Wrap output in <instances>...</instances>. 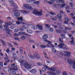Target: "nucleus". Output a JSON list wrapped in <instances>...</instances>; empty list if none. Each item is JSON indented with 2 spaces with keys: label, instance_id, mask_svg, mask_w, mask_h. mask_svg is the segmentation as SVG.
<instances>
[{
  "label": "nucleus",
  "instance_id": "obj_61",
  "mask_svg": "<svg viewBox=\"0 0 75 75\" xmlns=\"http://www.w3.org/2000/svg\"><path fill=\"white\" fill-rule=\"evenodd\" d=\"M63 33H64V34H67V32L66 31V30H63Z\"/></svg>",
  "mask_w": 75,
  "mask_h": 75
},
{
  "label": "nucleus",
  "instance_id": "obj_51",
  "mask_svg": "<svg viewBox=\"0 0 75 75\" xmlns=\"http://www.w3.org/2000/svg\"><path fill=\"white\" fill-rule=\"evenodd\" d=\"M3 62H0V66L1 67H3Z\"/></svg>",
  "mask_w": 75,
  "mask_h": 75
},
{
  "label": "nucleus",
  "instance_id": "obj_56",
  "mask_svg": "<svg viewBox=\"0 0 75 75\" xmlns=\"http://www.w3.org/2000/svg\"><path fill=\"white\" fill-rule=\"evenodd\" d=\"M70 42L71 44H74V40H73L72 41H71Z\"/></svg>",
  "mask_w": 75,
  "mask_h": 75
},
{
  "label": "nucleus",
  "instance_id": "obj_7",
  "mask_svg": "<svg viewBox=\"0 0 75 75\" xmlns=\"http://www.w3.org/2000/svg\"><path fill=\"white\" fill-rule=\"evenodd\" d=\"M24 7L26 9H30V10H32L33 9V7L31 6H29L28 4L24 5Z\"/></svg>",
  "mask_w": 75,
  "mask_h": 75
},
{
  "label": "nucleus",
  "instance_id": "obj_45",
  "mask_svg": "<svg viewBox=\"0 0 75 75\" xmlns=\"http://www.w3.org/2000/svg\"><path fill=\"white\" fill-rule=\"evenodd\" d=\"M59 28L60 29V30H63V29H64V27L62 26H59Z\"/></svg>",
  "mask_w": 75,
  "mask_h": 75
},
{
  "label": "nucleus",
  "instance_id": "obj_20",
  "mask_svg": "<svg viewBox=\"0 0 75 75\" xmlns=\"http://www.w3.org/2000/svg\"><path fill=\"white\" fill-rule=\"evenodd\" d=\"M26 31L29 34H32L33 33V31L30 29H28L26 30Z\"/></svg>",
  "mask_w": 75,
  "mask_h": 75
},
{
  "label": "nucleus",
  "instance_id": "obj_58",
  "mask_svg": "<svg viewBox=\"0 0 75 75\" xmlns=\"http://www.w3.org/2000/svg\"><path fill=\"white\" fill-rule=\"evenodd\" d=\"M20 52H21V54H23V50H20Z\"/></svg>",
  "mask_w": 75,
  "mask_h": 75
},
{
  "label": "nucleus",
  "instance_id": "obj_25",
  "mask_svg": "<svg viewBox=\"0 0 75 75\" xmlns=\"http://www.w3.org/2000/svg\"><path fill=\"white\" fill-rule=\"evenodd\" d=\"M65 6H66V4H63L61 5L60 6V8H63V7H65Z\"/></svg>",
  "mask_w": 75,
  "mask_h": 75
},
{
  "label": "nucleus",
  "instance_id": "obj_39",
  "mask_svg": "<svg viewBox=\"0 0 75 75\" xmlns=\"http://www.w3.org/2000/svg\"><path fill=\"white\" fill-rule=\"evenodd\" d=\"M59 42H64V40H63L62 39H61V38H59Z\"/></svg>",
  "mask_w": 75,
  "mask_h": 75
},
{
  "label": "nucleus",
  "instance_id": "obj_52",
  "mask_svg": "<svg viewBox=\"0 0 75 75\" xmlns=\"http://www.w3.org/2000/svg\"><path fill=\"white\" fill-rule=\"evenodd\" d=\"M73 19V20H75V21H73V22L74 23H75V16L74 17H71Z\"/></svg>",
  "mask_w": 75,
  "mask_h": 75
},
{
  "label": "nucleus",
  "instance_id": "obj_5",
  "mask_svg": "<svg viewBox=\"0 0 75 75\" xmlns=\"http://www.w3.org/2000/svg\"><path fill=\"white\" fill-rule=\"evenodd\" d=\"M33 14H34L35 16H38V15H39L41 16L42 15V13L41 12H36V9H35L34 10V11L33 12Z\"/></svg>",
  "mask_w": 75,
  "mask_h": 75
},
{
  "label": "nucleus",
  "instance_id": "obj_49",
  "mask_svg": "<svg viewBox=\"0 0 75 75\" xmlns=\"http://www.w3.org/2000/svg\"><path fill=\"white\" fill-rule=\"evenodd\" d=\"M14 31L15 32L17 33V32H18V30L17 29H16L14 30Z\"/></svg>",
  "mask_w": 75,
  "mask_h": 75
},
{
  "label": "nucleus",
  "instance_id": "obj_28",
  "mask_svg": "<svg viewBox=\"0 0 75 75\" xmlns=\"http://www.w3.org/2000/svg\"><path fill=\"white\" fill-rule=\"evenodd\" d=\"M57 18V16H55V17H53L51 19L52 20H56Z\"/></svg>",
  "mask_w": 75,
  "mask_h": 75
},
{
  "label": "nucleus",
  "instance_id": "obj_8",
  "mask_svg": "<svg viewBox=\"0 0 75 75\" xmlns=\"http://www.w3.org/2000/svg\"><path fill=\"white\" fill-rule=\"evenodd\" d=\"M9 3H10L11 4V6H13L15 8H17V5L15 3V2L13 1V0H11L9 1Z\"/></svg>",
  "mask_w": 75,
  "mask_h": 75
},
{
  "label": "nucleus",
  "instance_id": "obj_46",
  "mask_svg": "<svg viewBox=\"0 0 75 75\" xmlns=\"http://www.w3.org/2000/svg\"><path fill=\"white\" fill-rule=\"evenodd\" d=\"M45 26H46V27H47V28H49V27H50V26L49 25V24H46L45 25Z\"/></svg>",
  "mask_w": 75,
  "mask_h": 75
},
{
  "label": "nucleus",
  "instance_id": "obj_4",
  "mask_svg": "<svg viewBox=\"0 0 75 75\" xmlns=\"http://www.w3.org/2000/svg\"><path fill=\"white\" fill-rule=\"evenodd\" d=\"M20 35H26V36L29 35H28V34L25 33L24 32H19V33L18 34H14V35H15V36H16V37H18V36H19Z\"/></svg>",
  "mask_w": 75,
  "mask_h": 75
},
{
  "label": "nucleus",
  "instance_id": "obj_42",
  "mask_svg": "<svg viewBox=\"0 0 75 75\" xmlns=\"http://www.w3.org/2000/svg\"><path fill=\"white\" fill-rule=\"evenodd\" d=\"M21 39L22 40H24L25 39V38L24 36H22L21 38Z\"/></svg>",
  "mask_w": 75,
  "mask_h": 75
},
{
  "label": "nucleus",
  "instance_id": "obj_44",
  "mask_svg": "<svg viewBox=\"0 0 75 75\" xmlns=\"http://www.w3.org/2000/svg\"><path fill=\"white\" fill-rule=\"evenodd\" d=\"M36 64L37 65H38V66H41V65H42V64L40 63H37Z\"/></svg>",
  "mask_w": 75,
  "mask_h": 75
},
{
  "label": "nucleus",
  "instance_id": "obj_26",
  "mask_svg": "<svg viewBox=\"0 0 75 75\" xmlns=\"http://www.w3.org/2000/svg\"><path fill=\"white\" fill-rule=\"evenodd\" d=\"M28 56L30 58H31V59H34V57L33 56L32 54H28Z\"/></svg>",
  "mask_w": 75,
  "mask_h": 75
},
{
  "label": "nucleus",
  "instance_id": "obj_15",
  "mask_svg": "<svg viewBox=\"0 0 75 75\" xmlns=\"http://www.w3.org/2000/svg\"><path fill=\"white\" fill-rule=\"evenodd\" d=\"M4 28L5 29H6V30L7 31H8L9 32V31H11V30L9 29H8V26L7 25H4Z\"/></svg>",
  "mask_w": 75,
  "mask_h": 75
},
{
  "label": "nucleus",
  "instance_id": "obj_30",
  "mask_svg": "<svg viewBox=\"0 0 75 75\" xmlns=\"http://www.w3.org/2000/svg\"><path fill=\"white\" fill-rule=\"evenodd\" d=\"M23 17H20L19 18H17V19L18 20H21V21H23Z\"/></svg>",
  "mask_w": 75,
  "mask_h": 75
},
{
  "label": "nucleus",
  "instance_id": "obj_63",
  "mask_svg": "<svg viewBox=\"0 0 75 75\" xmlns=\"http://www.w3.org/2000/svg\"><path fill=\"white\" fill-rule=\"evenodd\" d=\"M60 14H64V12L62 11H60Z\"/></svg>",
  "mask_w": 75,
  "mask_h": 75
},
{
  "label": "nucleus",
  "instance_id": "obj_27",
  "mask_svg": "<svg viewBox=\"0 0 75 75\" xmlns=\"http://www.w3.org/2000/svg\"><path fill=\"white\" fill-rule=\"evenodd\" d=\"M42 72H45L47 71V68L45 67H43L42 69Z\"/></svg>",
  "mask_w": 75,
  "mask_h": 75
},
{
  "label": "nucleus",
  "instance_id": "obj_3",
  "mask_svg": "<svg viewBox=\"0 0 75 75\" xmlns=\"http://www.w3.org/2000/svg\"><path fill=\"white\" fill-rule=\"evenodd\" d=\"M37 27H38V29H39V30H42V26L40 25H38L37 26L36 25H34L31 26L32 28L34 29V30H37Z\"/></svg>",
  "mask_w": 75,
  "mask_h": 75
},
{
  "label": "nucleus",
  "instance_id": "obj_14",
  "mask_svg": "<svg viewBox=\"0 0 75 75\" xmlns=\"http://www.w3.org/2000/svg\"><path fill=\"white\" fill-rule=\"evenodd\" d=\"M30 72L32 73V74H35L37 73V70L35 69H33L30 71Z\"/></svg>",
  "mask_w": 75,
  "mask_h": 75
},
{
  "label": "nucleus",
  "instance_id": "obj_62",
  "mask_svg": "<svg viewBox=\"0 0 75 75\" xmlns=\"http://www.w3.org/2000/svg\"><path fill=\"white\" fill-rule=\"evenodd\" d=\"M19 30L20 31H23V28H20L19 29Z\"/></svg>",
  "mask_w": 75,
  "mask_h": 75
},
{
  "label": "nucleus",
  "instance_id": "obj_43",
  "mask_svg": "<svg viewBox=\"0 0 75 75\" xmlns=\"http://www.w3.org/2000/svg\"><path fill=\"white\" fill-rule=\"evenodd\" d=\"M59 1L60 3H64V0H59Z\"/></svg>",
  "mask_w": 75,
  "mask_h": 75
},
{
  "label": "nucleus",
  "instance_id": "obj_48",
  "mask_svg": "<svg viewBox=\"0 0 75 75\" xmlns=\"http://www.w3.org/2000/svg\"><path fill=\"white\" fill-rule=\"evenodd\" d=\"M40 46L41 48H45V47H46V46L45 45H41Z\"/></svg>",
  "mask_w": 75,
  "mask_h": 75
},
{
  "label": "nucleus",
  "instance_id": "obj_17",
  "mask_svg": "<svg viewBox=\"0 0 75 75\" xmlns=\"http://www.w3.org/2000/svg\"><path fill=\"white\" fill-rule=\"evenodd\" d=\"M14 15L16 17H19V16H20V14L19 13H14Z\"/></svg>",
  "mask_w": 75,
  "mask_h": 75
},
{
  "label": "nucleus",
  "instance_id": "obj_57",
  "mask_svg": "<svg viewBox=\"0 0 75 75\" xmlns=\"http://www.w3.org/2000/svg\"><path fill=\"white\" fill-rule=\"evenodd\" d=\"M10 62V60H8V61L7 60H6L5 61V62H6V63H8V62Z\"/></svg>",
  "mask_w": 75,
  "mask_h": 75
},
{
  "label": "nucleus",
  "instance_id": "obj_10",
  "mask_svg": "<svg viewBox=\"0 0 75 75\" xmlns=\"http://www.w3.org/2000/svg\"><path fill=\"white\" fill-rule=\"evenodd\" d=\"M33 55L35 58H37V59L40 58V56L38 54V53L37 52H35L34 53Z\"/></svg>",
  "mask_w": 75,
  "mask_h": 75
},
{
  "label": "nucleus",
  "instance_id": "obj_37",
  "mask_svg": "<svg viewBox=\"0 0 75 75\" xmlns=\"http://www.w3.org/2000/svg\"><path fill=\"white\" fill-rule=\"evenodd\" d=\"M22 12L25 14H27V13H29V12H27V11H23Z\"/></svg>",
  "mask_w": 75,
  "mask_h": 75
},
{
  "label": "nucleus",
  "instance_id": "obj_22",
  "mask_svg": "<svg viewBox=\"0 0 75 75\" xmlns=\"http://www.w3.org/2000/svg\"><path fill=\"white\" fill-rule=\"evenodd\" d=\"M5 24L6 25H10L13 24V23H12V22H9L8 23L7 22H5Z\"/></svg>",
  "mask_w": 75,
  "mask_h": 75
},
{
  "label": "nucleus",
  "instance_id": "obj_2",
  "mask_svg": "<svg viewBox=\"0 0 75 75\" xmlns=\"http://www.w3.org/2000/svg\"><path fill=\"white\" fill-rule=\"evenodd\" d=\"M17 70H18V69L17 68H11L8 69V71L9 73H11L12 72V74H13L14 75V74H16L17 73L16 72V71H17Z\"/></svg>",
  "mask_w": 75,
  "mask_h": 75
},
{
  "label": "nucleus",
  "instance_id": "obj_47",
  "mask_svg": "<svg viewBox=\"0 0 75 75\" xmlns=\"http://www.w3.org/2000/svg\"><path fill=\"white\" fill-rule=\"evenodd\" d=\"M43 66L45 67V68H46L47 69H49V68L48 66H47L46 65H44Z\"/></svg>",
  "mask_w": 75,
  "mask_h": 75
},
{
  "label": "nucleus",
  "instance_id": "obj_50",
  "mask_svg": "<svg viewBox=\"0 0 75 75\" xmlns=\"http://www.w3.org/2000/svg\"><path fill=\"white\" fill-rule=\"evenodd\" d=\"M63 75H67V72L66 71L63 72Z\"/></svg>",
  "mask_w": 75,
  "mask_h": 75
},
{
  "label": "nucleus",
  "instance_id": "obj_31",
  "mask_svg": "<svg viewBox=\"0 0 75 75\" xmlns=\"http://www.w3.org/2000/svg\"><path fill=\"white\" fill-rule=\"evenodd\" d=\"M56 73L57 74H60L61 73V71L60 70H57L56 71Z\"/></svg>",
  "mask_w": 75,
  "mask_h": 75
},
{
  "label": "nucleus",
  "instance_id": "obj_12",
  "mask_svg": "<svg viewBox=\"0 0 75 75\" xmlns=\"http://www.w3.org/2000/svg\"><path fill=\"white\" fill-rule=\"evenodd\" d=\"M57 18H59V20L60 21H62V19L61 18L62 17V15L60 14H58L57 16Z\"/></svg>",
  "mask_w": 75,
  "mask_h": 75
},
{
  "label": "nucleus",
  "instance_id": "obj_34",
  "mask_svg": "<svg viewBox=\"0 0 75 75\" xmlns=\"http://www.w3.org/2000/svg\"><path fill=\"white\" fill-rule=\"evenodd\" d=\"M56 33H62V31L57 30H56Z\"/></svg>",
  "mask_w": 75,
  "mask_h": 75
},
{
  "label": "nucleus",
  "instance_id": "obj_23",
  "mask_svg": "<svg viewBox=\"0 0 75 75\" xmlns=\"http://www.w3.org/2000/svg\"><path fill=\"white\" fill-rule=\"evenodd\" d=\"M60 36L62 39H64L65 38V35L64 34H61Z\"/></svg>",
  "mask_w": 75,
  "mask_h": 75
},
{
  "label": "nucleus",
  "instance_id": "obj_35",
  "mask_svg": "<svg viewBox=\"0 0 75 75\" xmlns=\"http://www.w3.org/2000/svg\"><path fill=\"white\" fill-rule=\"evenodd\" d=\"M43 54L44 55H45V57L46 58H47V59H48V57H47V54H46V53H45V52H44Z\"/></svg>",
  "mask_w": 75,
  "mask_h": 75
},
{
  "label": "nucleus",
  "instance_id": "obj_59",
  "mask_svg": "<svg viewBox=\"0 0 75 75\" xmlns=\"http://www.w3.org/2000/svg\"><path fill=\"white\" fill-rule=\"evenodd\" d=\"M7 18L9 20H11L12 18L11 17H8Z\"/></svg>",
  "mask_w": 75,
  "mask_h": 75
},
{
  "label": "nucleus",
  "instance_id": "obj_32",
  "mask_svg": "<svg viewBox=\"0 0 75 75\" xmlns=\"http://www.w3.org/2000/svg\"><path fill=\"white\" fill-rule=\"evenodd\" d=\"M69 4L71 7H74V5L73 3L70 2L69 3Z\"/></svg>",
  "mask_w": 75,
  "mask_h": 75
},
{
  "label": "nucleus",
  "instance_id": "obj_38",
  "mask_svg": "<svg viewBox=\"0 0 75 75\" xmlns=\"http://www.w3.org/2000/svg\"><path fill=\"white\" fill-rule=\"evenodd\" d=\"M16 23L17 24H18V25H19L20 24H21V23L20 22H19V21H16Z\"/></svg>",
  "mask_w": 75,
  "mask_h": 75
},
{
  "label": "nucleus",
  "instance_id": "obj_64",
  "mask_svg": "<svg viewBox=\"0 0 75 75\" xmlns=\"http://www.w3.org/2000/svg\"><path fill=\"white\" fill-rule=\"evenodd\" d=\"M66 8H67V9H68L69 8V6H66Z\"/></svg>",
  "mask_w": 75,
  "mask_h": 75
},
{
  "label": "nucleus",
  "instance_id": "obj_33",
  "mask_svg": "<svg viewBox=\"0 0 75 75\" xmlns=\"http://www.w3.org/2000/svg\"><path fill=\"white\" fill-rule=\"evenodd\" d=\"M33 3L35 4H40V1H35L34 2H33Z\"/></svg>",
  "mask_w": 75,
  "mask_h": 75
},
{
  "label": "nucleus",
  "instance_id": "obj_36",
  "mask_svg": "<svg viewBox=\"0 0 75 75\" xmlns=\"http://www.w3.org/2000/svg\"><path fill=\"white\" fill-rule=\"evenodd\" d=\"M49 14H52V15H53L54 16V15H56V13H55L52 12H50L49 13Z\"/></svg>",
  "mask_w": 75,
  "mask_h": 75
},
{
  "label": "nucleus",
  "instance_id": "obj_11",
  "mask_svg": "<svg viewBox=\"0 0 75 75\" xmlns=\"http://www.w3.org/2000/svg\"><path fill=\"white\" fill-rule=\"evenodd\" d=\"M42 38L43 40H44V41L47 42L48 41V40H47V38H48V35L47 34H45L43 35L42 36Z\"/></svg>",
  "mask_w": 75,
  "mask_h": 75
},
{
  "label": "nucleus",
  "instance_id": "obj_40",
  "mask_svg": "<svg viewBox=\"0 0 75 75\" xmlns=\"http://www.w3.org/2000/svg\"><path fill=\"white\" fill-rule=\"evenodd\" d=\"M52 51L53 52H56V50L54 48H52Z\"/></svg>",
  "mask_w": 75,
  "mask_h": 75
},
{
  "label": "nucleus",
  "instance_id": "obj_18",
  "mask_svg": "<svg viewBox=\"0 0 75 75\" xmlns=\"http://www.w3.org/2000/svg\"><path fill=\"white\" fill-rule=\"evenodd\" d=\"M47 42H48V43L47 45L46 46L47 47H50L51 46V42L50 41H47Z\"/></svg>",
  "mask_w": 75,
  "mask_h": 75
},
{
  "label": "nucleus",
  "instance_id": "obj_54",
  "mask_svg": "<svg viewBox=\"0 0 75 75\" xmlns=\"http://www.w3.org/2000/svg\"><path fill=\"white\" fill-rule=\"evenodd\" d=\"M50 47H54V45L52 44V42H51Z\"/></svg>",
  "mask_w": 75,
  "mask_h": 75
},
{
  "label": "nucleus",
  "instance_id": "obj_53",
  "mask_svg": "<svg viewBox=\"0 0 75 75\" xmlns=\"http://www.w3.org/2000/svg\"><path fill=\"white\" fill-rule=\"evenodd\" d=\"M13 58H15L16 57L17 55H16V54H13Z\"/></svg>",
  "mask_w": 75,
  "mask_h": 75
},
{
  "label": "nucleus",
  "instance_id": "obj_13",
  "mask_svg": "<svg viewBox=\"0 0 75 75\" xmlns=\"http://www.w3.org/2000/svg\"><path fill=\"white\" fill-rule=\"evenodd\" d=\"M64 45V43H60L59 45H58V46L60 48H62V49H63L64 48V47H63Z\"/></svg>",
  "mask_w": 75,
  "mask_h": 75
},
{
  "label": "nucleus",
  "instance_id": "obj_60",
  "mask_svg": "<svg viewBox=\"0 0 75 75\" xmlns=\"http://www.w3.org/2000/svg\"><path fill=\"white\" fill-rule=\"evenodd\" d=\"M3 23V21H1V20H0V24H2V23Z\"/></svg>",
  "mask_w": 75,
  "mask_h": 75
},
{
  "label": "nucleus",
  "instance_id": "obj_9",
  "mask_svg": "<svg viewBox=\"0 0 75 75\" xmlns=\"http://www.w3.org/2000/svg\"><path fill=\"white\" fill-rule=\"evenodd\" d=\"M65 53H66V54H64V56L65 57H67L68 58H69V57H70V56L71 55V52L67 51H65L64 52Z\"/></svg>",
  "mask_w": 75,
  "mask_h": 75
},
{
  "label": "nucleus",
  "instance_id": "obj_41",
  "mask_svg": "<svg viewBox=\"0 0 75 75\" xmlns=\"http://www.w3.org/2000/svg\"><path fill=\"white\" fill-rule=\"evenodd\" d=\"M8 44L9 45V46H10V47H13V46L12 45H11V44L10 42H8Z\"/></svg>",
  "mask_w": 75,
  "mask_h": 75
},
{
  "label": "nucleus",
  "instance_id": "obj_16",
  "mask_svg": "<svg viewBox=\"0 0 75 75\" xmlns=\"http://www.w3.org/2000/svg\"><path fill=\"white\" fill-rule=\"evenodd\" d=\"M47 73L49 75H56V73L54 72H51V71H48L47 72Z\"/></svg>",
  "mask_w": 75,
  "mask_h": 75
},
{
  "label": "nucleus",
  "instance_id": "obj_29",
  "mask_svg": "<svg viewBox=\"0 0 75 75\" xmlns=\"http://www.w3.org/2000/svg\"><path fill=\"white\" fill-rule=\"evenodd\" d=\"M49 31L50 32H53L54 31V29L52 28H50L49 29Z\"/></svg>",
  "mask_w": 75,
  "mask_h": 75
},
{
  "label": "nucleus",
  "instance_id": "obj_55",
  "mask_svg": "<svg viewBox=\"0 0 75 75\" xmlns=\"http://www.w3.org/2000/svg\"><path fill=\"white\" fill-rule=\"evenodd\" d=\"M6 52H7V53H8V52H9L10 51V49H7L6 50Z\"/></svg>",
  "mask_w": 75,
  "mask_h": 75
},
{
  "label": "nucleus",
  "instance_id": "obj_19",
  "mask_svg": "<svg viewBox=\"0 0 75 75\" xmlns=\"http://www.w3.org/2000/svg\"><path fill=\"white\" fill-rule=\"evenodd\" d=\"M49 71H55L56 70V69L55 68L51 67V68H49Z\"/></svg>",
  "mask_w": 75,
  "mask_h": 75
},
{
  "label": "nucleus",
  "instance_id": "obj_6",
  "mask_svg": "<svg viewBox=\"0 0 75 75\" xmlns=\"http://www.w3.org/2000/svg\"><path fill=\"white\" fill-rule=\"evenodd\" d=\"M67 61L68 62V63L69 64H74V65L73 66V68H74V69H75V62H73V60H72L71 59H68Z\"/></svg>",
  "mask_w": 75,
  "mask_h": 75
},
{
  "label": "nucleus",
  "instance_id": "obj_21",
  "mask_svg": "<svg viewBox=\"0 0 75 75\" xmlns=\"http://www.w3.org/2000/svg\"><path fill=\"white\" fill-rule=\"evenodd\" d=\"M53 6L55 8H58L59 6V4H54Z\"/></svg>",
  "mask_w": 75,
  "mask_h": 75
},
{
  "label": "nucleus",
  "instance_id": "obj_1",
  "mask_svg": "<svg viewBox=\"0 0 75 75\" xmlns=\"http://www.w3.org/2000/svg\"><path fill=\"white\" fill-rule=\"evenodd\" d=\"M24 62L25 63L24 64ZM20 63L21 65H24V67L26 69H31V66L28 64V63L26 62L25 60H23V61H21Z\"/></svg>",
  "mask_w": 75,
  "mask_h": 75
},
{
  "label": "nucleus",
  "instance_id": "obj_24",
  "mask_svg": "<svg viewBox=\"0 0 75 75\" xmlns=\"http://www.w3.org/2000/svg\"><path fill=\"white\" fill-rule=\"evenodd\" d=\"M0 40L1 42L2 43L3 45H4V46H5V45H6V43L4 40L1 39Z\"/></svg>",
  "mask_w": 75,
  "mask_h": 75
}]
</instances>
